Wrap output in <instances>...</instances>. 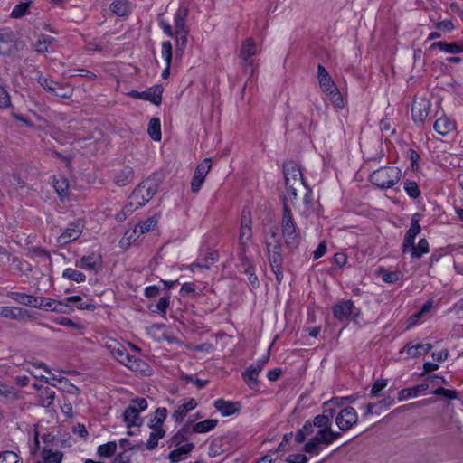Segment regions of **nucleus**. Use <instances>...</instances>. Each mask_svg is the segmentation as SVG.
I'll return each instance as SVG.
<instances>
[{
  "instance_id": "1",
  "label": "nucleus",
  "mask_w": 463,
  "mask_h": 463,
  "mask_svg": "<svg viewBox=\"0 0 463 463\" xmlns=\"http://www.w3.org/2000/svg\"><path fill=\"white\" fill-rule=\"evenodd\" d=\"M344 398H333L323 403V413L317 415L313 422L307 421L296 434L297 443H302L305 439L314 436L305 444L303 450L308 454L317 455L320 452V445H329L340 437L339 432L332 430V419L335 414V409L332 406H342ZM345 400H351L345 397Z\"/></svg>"
},
{
  "instance_id": "2",
  "label": "nucleus",
  "mask_w": 463,
  "mask_h": 463,
  "mask_svg": "<svg viewBox=\"0 0 463 463\" xmlns=\"http://www.w3.org/2000/svg\"><path fill=\"white\" fill-rule=\"evenodd\" d=\"M105 347L109 351L111 355L120 364L127 366L133 372L139 373L143 375L151 373V367L141 359L130 355L126 348L118 341L109 339L105 343Z\"/></svg>"
},
{
  "instance_id": "3",
  "label": "nucleus",
  "mask_w": 463,
  "mask_h": 463,
  "mask_svg": "<svg viewBox=\"0 0 463 463\" xmlns=\"http://www.w3.org/2000/svg\"><path fill=\"white\" fill-rule=\"evenodd\" d=\"M157 192V185L151 180H146L137 185L128 197V212H133L145 205Z\"/></svg>"
},
{
  "instance_id": "4",
  "label": "nucleus",
  "mask_w": 463,
  "mask_h": 463,
  "mask_svg": "<svg viewBox=\"0 0 463 463\" xmlns=\"http://www.w3.org/2000/svg\"><path fill=\"white\" fill-rule=\"evenodd\" d=\"M281 232L286 245L292 250L298 248L300 242V234L288 206L283 207Z\"/></svg>"
},
{
  "instance_id": "5",
  "label": "nucleus",
  "mask_w": 463,
  "mask_h": 463,
  "mask_svg": "<svg viewBox=\"0 0 463 463\" xmlns=\"http://www.w3.org/2000/svg\"><path fill=\"white\" fill-rule=\"evenodd\" d=\"M402 171L395 166L381 167L370 175L371 183L382 189L395 185L401 179Z\"/></svg>"
},
{
  "instance_id": "6",
  "label": "nucleus",
  "mask_w": 463,
  "mask_h": 463,
  "mask_svg": "<svg viewBox=\"0 0 463 463\" xmlns=\"http://www.w3.org/2000/svg\"><path fill=\"white\" fill-rule=\"evenodd\" d=\"M277 235L272 232L273 242L267 241V250L269 253V260L273 273L275 274L278 283H281L283 279L282 264L283 259L281 255V242L276 238Z\"/></svg>"
},
{
  "instance_id": "7",
  "label": "nucleus",
  "mask_w": 463,
  "mask_h": 463,
  "mask_svg": "<svg viewBox=\"0 0 463 463\" xmlns=\"http://www.w3.org/2000/svg\"><path fill=\"white\" fill-rule=\"evenodd\" d=\"M147 408V401L145 398H136L132 400L129 405L123 412V421L128 428L139 427L143 424V419L140 412Z\"/></svg>"
},
{
  "instance_id": "8",
  "label": "nucleus",
  "mask_w": 463,
  "mask_h": 463,
  "mask_svg": "<svg viewBox=\"0 0 463 463\" xmlns=\"http://www.w3.org/2000/svg\"><path fill=\"white\" fill-rule=\"evenodd\" d=\"M252 243V221L250 212L243 211L238 238L240 255L244 256Z\"/></svg>"
},
{
  "instance_id": "9",
  "label": "nucleus",
  "mask_w": 463,
  "mask_h": 463,
  "mask_svg": "<svg viewBox=\"0 0 463 463\" xmlns=\"http://www.w3.org/2000/svg\"><path fill=\"white\" fill-rule=\"evenodd\" d=\"M334 317L341 322H346L352 316L353 320L358 323L360 310L355 308L352 300H345L333 307Z\"/></svg>"
},
{
  "instance_id": "10",
  "label": "nucleus",
  "mask_w": 463,
  "mask_h": 463,
  "mask_svg": "<svg viewBox=\"0 0 463 463\" xmlns=\"http://www.w3.org/2000/svg\"><path fill=\"white\" fill-rule=\"evenodd\" d=\"M84 223L81 220L71 222L62 233L57 238L60 246H65L77 240L82 233Z\"/></svg>"
},
{
  "instance_id": "11",
  "label": "nucleus",
  "mask_w": 463,
  "mask_h": 463,
  "mask_svg": "<svg viewBox=\"0 0 463 463\" xmlns=\"http://www.w3.org/2000/svg\"><path fill=\"white\" fill-rule=\"evenodd\" d=\"M162 85L156 84L143 91L131 90L128 95L137 99L149 101L154 105H159L162 102Z\"/></svg>"
},
{
  "instance_id": "12",
  "label": "nucleus",
  "mask_w": 463,
  "mask_h": 463,
  "mask_svg": "<svg viewBox=\"0 0 463 463\" xmlns=\"http://www.w3.org/2000/svg\"><path fill=\"white\" fill-rule=\"evenodd\" d=\"M358 421V414L354 408L348 406L342 409L335 418V423L342 431H347Z\"/></svg>"
},
{
  "instance_id": "13",
  "label": "nucleus",
  "mask_w": 463,
  "mask_h": 463,
  "mask_svg": "<svg viewBox=\"0 0 463 463\" xmlns=\"http://www.w3.org/2000/svg\"><path fill=\"white\" fill-rule=\"evenodd\" d=\"M211 167L212 164L211 159L209 158L203 160V162L196 167L191 182V191L193 193H197L201 189Z\"/></svg>"
},
{
  "instance_id": "14",
  "label": "nucleus",
  "mask_w": 463,
  "mask_h": 463,
  "mask_svg": "<svg viewBox=\"0 0 463 463\" xmlns=\"http://www.w3.org/2000/svg\"><path fill=\"white\" fill-rule=\"evenodd\" d=\"M284 177L285 185H305L300 168L293 163H289L284 165Z\"/></svg>"
},
{
  "instance_id": "15",
  "label": "nucleus",
  "mask_w": 463,
  "mask_h": 463,
  "mask_svg": "<svg viewBox=\"0 0 463 463\" xmlns=\"http://www.w3.org/2000/svg\"><path fill=\"white\" fill-rule=\"evenodd\" d=\"M213 406L223 417L234 415L241 409L239 402L226 401L224 399H217L214 401Z\"/></svg>"
},
{
  "instance_id": "16",
  "label": "nucleus",
  "mask_w": 463,
  "mask_h": 463,
  "mask_svg": "<svg viewBox=\"0 0 463 463\" xmlns=\"http://www.w3.org/2000/svg\"><path fill=\"white\" fill-rule=\"evenodd\" d=\"M197 407V402L194 398H188L183 400L182 402H180L174 413L172 414V418L178 423L182 422L184 419L186 417L188 412L193 411Z\"/></svg>"
},
{
  "instance_id": "17",
  "label": "nucleus",
  "mask_w": 463,
  "mask_h": 463,
  "mask_svg": "<svg viewBox=\"0 0 463 463\" xmlns=\"http://www.w3.org/2000/svg\"><path fill=\"white\" fill-rule=\"evenodd\" d=\"M188 8L185 6H179L175 14V34L176 33H183L184 32L189 31V28L187 26V17H188Z\"/></svg>"
},
{
  "instance_id": "18",
  "label": "nucleus",
  "mask_w": 463,
  "mask_h": 463,
  "mask_svg": "<svg viewBox=\"0 0 463 463\" xmlns=\"http://www.w3.org/2000/svg\"><path fill=\"white\" fill-rule=\"evenodd\" d=\"M317 79L320 88L326 93L331 90H335V88H337L331 76L329 75L327 70L321 64H319L317 67Z\"/></svg>"
},
{
  "instance_id": "19",
  "label": "nucleus",
  "mask_w": 463,
  "mask_h": 463,
  "mask_svg": "<svg viewBox=\"0 0 463 463\" xmlns=\"http://www.w3.org/2000/svg\"><path fill=\"white\" fill-rule=\"evenodd\" d=\"M421 227L419 223V220L417 219V215H413L411 222V227L407 231L404 241H403V250L406 251L408 249L414 244V240L416 236L420 232Z\"/></svg>"
},
{
  "instance_id": "20",
  "label": "nucleus",
  "mask_w": 463,
  "mask_h": 463,
  "mask_svg": "<svg viewBox=\"0 0 463 463\" xmlns=\"http://www.w3.org/2000/svg\"><path fill=\"white\" fill-rule=\"evenodd\" d=\"M428 389H429L428 383H420L416 386L402 389L398 392V396H397L398 401L402 402V401H406V400H409L411 398H416L419 395H420L421 393H424Z\"/></svg>"
},
{
  "instance_id": "21",
  "label": "nucleus",
  "mask_w": 463,
  "mask_h": 463,
  "mask_svg": "<svg viewBox=\"0 0 463 463\" xmlns=\"http://www.w3.org/2000/svg\"><path fill=\"white\" fill-rule=\"evenodd\" d=\"M435 131L441 136H446L456 130V121L453 118H438L433 126Z\"/></svg>"
},
{
  "instance_id": "22",
  "label": "nucleus",
  "mask_w": 463,
  "mask_h": 463,
  "mask_svg": "<svg viewBox=\"0 0 463 463\" xmlns=\"http://www.w3.org/2000/svg\"><path fill=\"white\" fill-rule=\"evenodd\" d=\"M194 448V445L193 443H185L172 450L168 455L170 463H179L180 461L184 460Z\"/></svg>"
},
{
  "instance_id": "23",
  "label": "nucleus",
  "mask_w": 463,
  "mask_h": 463,
  "mask_svg": "<svg viewBox=\"0 0 463 463\" xmlns=\"http://www.w3.org/2000/svg\"><path fill=\"white\" fill-rule=\"evenodd\" d=\"M26 309L17 307H0V317L13 320H23L27 317Z\"/></svg>"
},
{
  "instance_id": "24",
  "label": "nucleus",
  "mask_w": 463,
  "mask_h": 463,
  "mask_svg": "<svg viewBox=\"0 0 463 463\" xmlns=\"http://www.w3.org/2000/svg\"><path fill=\"white\" fill-rule=\"evenodd\" d=\"M262 369L258 364H250L245 372L242 373V379L250 389H256L258 386V376Z\"/></svg>"
},
{
  "instance_id": "25",
  "label": "nucleus",
  "mask_w": 463,
  "mask_h": 463,
  "mask_svg": "<svg viewBox=\"0 0 463 463\" xmlns=\"http://www.w3.org/2000/svg\"><path fill=\"white\" fill-rule=\"evenodd\" d=\"M100 265V258L98 255L90 254L83 256L76 261V267L86 270H96Z\"/></svg>"
},
{
  "instance_id": "26",
  "label": "nucleus",
  "mask_w": 463,
  "mask_h": 463,
  "mask_svg": "<svg viewBox=\"0 0 463 463\" xmlns=\"http://www.w3.org/2000/svg\"><path fill=\"white\" fill-rule=\"evenodd\" d=\"M8 297L11 298L16 303L21 305H24L27 307H35L37 306V297L28 295L22 292H10L8 293Z\"/></svg>"
},
{
  "instance_id": "27",
  "label": "nucleus",
  "mask_w": 463,
  "mask_h": 463,
  "mask_svg": "<svg viewBox=\"0 0 463 463\" xmlns=\"http://www.w3.org/2000/svg\"><path fill=\"white\" fill-rule=\"evenodd\" d=\"M256 52L257 47L255 41L252 38H247L241 45L239 56L242 61H248L249 58H252L256 55Z\"/></svg>"
},
{
  "instance_id": "28",
  "label": "nucleus",
  "mask_w": 463,
  "mask_h": 463,
  "mask_svg": "<svg viewBox=\"0 0 463 463\" xmlns=\"http://www.w3.org/2000/svg\"><path fill=\"white\" fill-rule=\"evenodd\" d=\"M432 349L431 344H415L408 345L406 352L409 357L416 358L425 355Z\"/></svg>"
},
{
  "instance_id": "29",
  "label": "nucleus",
  "mask_w": 463,
  "mask_h": 463,
  "mask_svg": "<svg viewBox=\"0 0 463 463\" xmlns=\"http://www.w3.org/2000/svg\"><path fill=\"white\" fill-rule=\"evenodd\" d=\"M63 454L58 450L43 448L41 452L42 463H61Z\"/></svg>"
},
{
  "instance_id": "30",
  "label": "nucleus",
  "mask_w": 463,
  "mask_h": 463,
  "mask_svg": "<svg viewBox=\"0 0 463 463\" xmlns=\"http://www.w3.org/2000/svg\"><path fill=\"white\" fill-rule=\"evenodd\" d=\"M242 261V267L244 269V273L248 276V280L252 285L254 288H258L260 283L258 277L255 274L254 267L251 262L244 256H241Z\"/></svg>"
},
{
  "instance_id": "31",
  "label": "nucleus",
  "mask_w": 463,
  "mask_h": 463,
  "mask_svg": "<svg viewBox=\"0 0 463 463\" xmlns=\"http://www.w3.org/2000/svg\"><path fill=\"white\" fill-rule=\"evenodd\" d=\"M110 11L117 16H126L130 13V5L127 0H114L109 5Z\"/></svg>"
},
{
  "instance_id": "32",
  "label": "nucleus",
  "mask_w": 463,
  "mask_h": 463,
  "mask_svg": "<svg viewBox=\"0 0 463 463\" xmlns=\"http://www.w3.org/2000/svg\"><path fill=\"white\" fill-rule=\"evenodd\" d=\"M218 424V420L215 419H207L203 421H199L192 426V432L194 433H207Z\"/></svg>"
},
{
  "instance_id": "33",
  "label": "nucleus",
  "mask_w": 463,
  "mask_h": 463,
  "mask_svg": "<svg viewBox=\"0 0 463 463\" xmlns=\"http://www.w3.org/2000/svg\"><path fill=\"white\" fill-rule=\"evenodd\" d=\"M430 50L439 49L440 51H442L444 52L452 53V54L460 53L461 51L463 50L462 48H459V45L458 43H448L442 42V41L433 43L430 45Z\"/></svg>"
},
{
  "instance_id": "34",
  "label": "nucleus",
  "mask_w": 463,
  "mask_h": 463,
  "mask_svg": "<svg viewBox=\"0 0 463 463\" xmlns=\"http://www.w3.org/2000/svg\"><path fill=\"white\" fill-rule=\"evenodd\" d=\"M151 432L146 441V448L150 450L156 449L158 445L159 439L165 437V431L163 428H150Z\"/></svg>"
},
{
  "instance_id": "35",
  "label": "nucleus",
  "mask_w": 463,
  "mask_h": 463,
  "mask_svg": "<svg viewBox=\"0 0 463 463\" xmlns=\"http://www.w3.org/2000/svg\"><path fill=\"white\" fill-rule=\"evenodd\" d=\"M432 306L433 301L431 299L425 302L419 312L411 315L409 317L408 327H412L416 326L421 319V317L431 309Z\"/></svg>"
},
{
  "instance_id": "36",
  "label": "nucleus",
  "mask_w": 463,
  "mask_h": 463,
  "mask_svg": "<svg viewBox=\"0 0 463 463\" xmlns=\"http://www.w3.org/2000/svg\"><path fill=\"white\" fill-rule=\"evenodd\" d=\"M55 392L50 387L40 389L39 402L43 407H50L54 401Z\"/></svg>"
},
{
  "instance_id": "37",
  "label": "nucleus",
  "mask_w": 463,
  "mask_h": 463,
  "mask_svg": "<svg viewBox=\"0 0 463 463\" xmlns=\"http://www.w3.org/2000/svg\"><path fill=\"white\" fill-rule=\"evenodd\" d=\"M167 417V410L164 407L157 408L155 411V416L149 420V428H162Z\"/></svg>"
},
{
  "instance_id": "38",
  "label": "nucleus",
  "mask_w": 463,
  "mask_h": 463,
  "mask_svg": "<svg viewBox=\"0 0 463 463\" xmlns=\"http://www.w3.org/2000/svg\"><path fill=\"white\" fill-rule=\"evenodd\" d=\"M147 132L149 137L154 141L161 140V123L158 118H152L149 121Z\"/></svg>"
},
{
  "instance_id": "39",
  "label": "nucleus",
  "mask_w": 463,
  "mask_h": 463,
  "mask_svg": "<svg viewBox=\"0 0 463 463\" xmlns=\"http://www.w3.org/2000/svg\"><path fill=\"white\" fill-rule=\"evenodd\" d=\"M302 186L286 185V193L283 197V207L288 206L289 203L294 204L298 197V192Z\"/></svg>"
},
{
  "instance_id": "40",
  "label": "nucleus",
  "mask_w": 463,
  "mask_h": 463,
  "mask_svg": "<svg viewBox=\"0 0 463 463\" xmlns=\"http://www.w3.org/2000/svg\"><path fill=\"white\" fill-rule=\"evenodd\" d=\"M32 5L31 0H21L19 4H17L11 12V16L13 18H21L24 16Z\"/></svg>"
},
{
  "instance_id": "41",
  "label": "nucleus",
  "mask_w": 463,
  "mask_h": 463,
  "mask_svg": "<svg viewBox=\"0 0 463 463\" xmlns=\"http://www.w3.org/2000/svg\"><path fill=\"white\" fill-rule=\"evenodd\" d=\"M56 42L55 38L50 35H41L35 44V51L39 53H44L49 51V46Z\"/></svg>"
},
{
  "instance_id": "42",
  "label": "nucleus",
  "mask_w": 463,
  "mask_h": 463,
  "mask_svg": "<svg viewBox=\"0 0 463 463\" xmlns=\"http://www.w3.org/2000/svg\"><path fill=\"white\" fill-rule=\"evenodd\" d=\"M408 250L411 251L412 257L420 258L429 251V242L426 239H421L420 240L417 246L412 244V246H411Z\"/></svg>"
},
{
  "instance_id": "43",
  "label": "nucleus",
  "mask_w": 463,
  "mask_h": 463,
  "mask_svg": "<svg viewBox=\"0 0 463 463\" xmlns=\"http://www.w3.org/2000/svg\"><path fill=\"white\" fill-rule=\"evenodd\" d=\"M133 177V170L129 166L124 167L116 176L115 182L118 185H126L128 182L132 180Z\"/></svg>"
},
{
  "instance_id": "44",
  "label": "nucleus",
  "mask_w": 463,
  "mask_h": 463,
  "mask_svg": "<svg viewBox=\"0 0 463 463\" xmlns=\"http://www.w3.org/2000/svg\"><path fill=\"white\" fill-rule=\"evenodd\" d=\"M117 449V444L115 441H109L98 447L97 453L101 458L111 457Z\"/></svg>"
},
{
  "instance_id": "45",
  "label": "nucleus",
  "mask_w": 463,
  "mask_h": 463,
  "mask_svg": "<svg viewBox=\"0 0 463 463\" xmlns=\"http://www.w3.org/2000/svg\"><path fill=\"white\" fill-rule=\"evenodd\" d=\"M62 277L77 283L84 282L86 279V276L82 272L71 268L65 269L62 272Z\"/></svg>"
},
{
  "instance_id": "46",
  "label": "nucleus",
  "mask_w": 463,
  "mask_h": 463,
  "mask_svg": "<svg viewBox=\"0 0 463 463\" xmlns=\"http://www.w3.org/2000/svg\"><path fill=\"white\" fill-rule=\"evenodd\" d=\"M158 222V217L156 215H153L149 218H147L146 221H144L141 223L137 224V226L139 229V234L146 233L156 227V225Z\"/></svg>"
},
{
  "instance_id": "47",
  "label": "nucleus",
  "mask_w": 463,
  "mask_h": 463,
  "mask_svg": "<svg viewBox=\"0 0 463 463\" xmlns=\"http://www.w3.org/2000/svg\"><path fill=\"white\" fill-rule=\"evenodd\" d=\"M412 116L418 113V116H428L430 112V104L426 100H420V102L414 101L411 107Z\"/></svg>"
},
{
  "instance_id": "48",
  "label": "nucleus",
  "mask_w": 463,
  "mask_h": 463,
  "mask_svg": "<svg viewBox=\"0 0 463 463\" xmlns=\"http://www.w3.org/2000/svg\"><path fill=\"white\" fill-rule=\"evenodd\" d=\"M65 300L70 303L77 304V308L80 310H94L96 306L93 303H86L82 301L80 296H71L65 298Z\"/></svg>"
},
{
  "instance_id": "49",
  "label": "nucleus",
  "mask_w": 463,
  "mask_h": 463,
  "mask_svg": "<svg viewBox=\"0 0 463 463\" xmlns=\"http://www.w3.org/2000/svg\"><path fill=\"white\" fill-rule=\"evenodd\" d=\"M138 231L139 229L137 225H135L133 229L128 230L125 232L123 239L120 241L121 246H124L125 244L128 246L131 242L136 241L141 235Z\"/></svg>"
},
{
  "instance_id": "50",
  "label": "nucleus",
  "mask_w": 463,
  "mask_h": 463,
  "mask_svg": "<svg viewBox=\"0 0 463 463\" xmlns=\"http://www.w3.org/2000/svg\"><path fill=\"white\" fill-rule=\"evenodd\" d=\"M53 185H54V188H55L57 194L61 197H64L67 195L68 189H69V182L66 178L60 177L58 179H55Z\"/></svg>"
},
{
  "instance_id": "51",
  "label": "nucleus",
  "mask_w": 463,
  "mask_h": 463,
  "mask_svg": "<svg viewBox=\"0 0 463 463\" xmlns=\"http://www.w3.org/2000/svg\"><path fill=\"white\" fill-rule=\"evenodd\" d=\"M169 304H170L169 296L162 297V298H160V299L155 306V308H152L151 310L155 313L161 314L162 317H165L166 309L168 308Z\"/></svg>"
},
{
  "instance_id": "52",
  "label": "nucleus",
  "mask_w": 463,
  "mask_h": 463,
  "mask_svg": "<svg viewBox=\"0 0 463 463\" xmlns=\"http://www.w3.org/2000/svg\"><path fill=\"white\" fill-rule=\"evenodd\" d=\"M55 301L56 299L44 297H37V306H35V308L43 309L45 311H52Z\"/></svg>"
},
{
  "instance_id": "53",
  "label": "nucleus",
  "mask_w": 463,
  "mask_h": 463,
  "mask_svg": "<svg viewBox=\"0 0 463 463\" xmlns=\"http://www.w3.org/2000/svg\"><path fill=\"white\" fill-rule=\"evenodd\" d=\"M379 273L382 276L383 281L385 283H388V284H394L401 278L400 272H397V271H387V270L382 269L379 271Z\"/></svg>"
},
{
  "instance_id": "54",
  "label": "nucleus",
  "mask_w": 463,
  "mask_h": 463,
  "mask_svg": "<svg viewBox=\"0 0 463 463\" xmlns=\"http://www.w3.org/2000/svg\"><path fill=\"white\" fill-rule=\"evenodd\" d=\"M404 190L410 197L414 199L418 198L420 194V188L414 181H406L404 183Z\"/></svg>"
},
{
  "instance_id": "55",
  "label": "nucleus",
  "mask_w": 463,
  "mask_h": 463,
  "mask_svg": "<svg viewBox=\"0 0 463 463\" xmlns=\"http://www.w3.org/2000/svg\"><path fill=\"white\" fill-rule=\"evenodd\" d=\"M69 303L70 302H67L65 298L63 300H56L52 308V312L67 314L73 311L72 307L70 306Z\"/></svg>"
},
{
  "instance_id": "56",
  "label": "nucleus",
  "mask_w": 463,
  "mask_h": 463,
  "mask_svg": "<svg viewBox=\"0 0 463 463\" xmlns=\"http://www.w3.org/2000/svg\"><path fill=\"white\" fill-rule=\"evenodd\" d=\"M161 55L165 61V63H168V66H171L172 56H173V47L172 43L168 41L162 43V51Z\"/></svg>"
},
{
  "instance_id": "57",
  "label": "nucleus",
  "mask_w": 463,
  "mask_h": 463,
  "mask_svg": "<svg viewBox=\"0 0 463 463\" xmlns=\"http://www.w3.org/2000/svg\"><path fill=\"white\" fill-rule=\"evenodd\" d=\"M330 100L333 102L335 108L342 109L345 106V101L339 90L335 88V90H331L328 93Z\"/></svg>"
},
{
  "instance_id": "58",
  "label": "nucleus",
  "mask_w": 463,
  "mask_h": 463,
  "mask_svg": "<svg viewBox=\"0 0 463 463\" xmlns=\"http://www.w3.org/2000/svg\"><path fill=\"white\" fill-rule=\"evenodd\" d=\"M20 457L14 451L0 452V463H18Z\"/></svg>"
},
{
  "instance_id": "59",
  "label": "nucleus",
  "mask_w": 463,
  "mask_h": 463,
  "mask_svg": "<svg viewBox=\"0 0 463 463\" xmlns=\"http://www.w3.org/2000/svg\"><path fill=\"white\" fill-rule=\"evenodd\" d=\"M388 380L386 379H378L374 382L371 389V395L373 397H378L380 392L387 386Z\"/></svg>"
},
{
  "instance_id": "60",
  "label": "nucleus",
  "mask_w": 463,
  "mask_h": 463,
  "mask_svg": "<svg viewBox=\"0 0 463 463\" xmlns=\"http://www.w3.org/2000/svg\"><path fill=\"white\" fill-rule=\"evenodd\" d=\"M53 94L61 98H70L72 94V89L70 86H64L58 82Z\"/></svg>"
},
{
  "instance_id": "61",
  "label": "nucleus",
  "mask_w": 463,
  "mask_h": 463,
  "mask_svg": "<svg viewBox=\"0 0 463 463\" xmlns=\"http://www.w3.org/2000/svg\"><path fill=\"white\" fill-rule=\"evenodd\" d=\"M311 202H312V193L311 191L307 190V192L303 197V205H304V210L301 212V214L306 216V217H308L311 213V209H310V205H311Z\"/></svg>"
},
{
  "instance_id": "62",
  "label": "nucleus",
  "mask_w": 463,
  "mask_h": 463,
  "mask_svg": "<svg viewBox=\"0 0 463 463\" xmlns=\"http://www.w3.org/2000/svg\"><path fill=\"white\" fill-rule=\"evenodd\" d=\"M14 41V33L7 28L0 30V46L2 44L11 43Z\"/></svg>"
},
{
  "instance_id": "63",
  "label": "nucleus",
  "mask_w": 463,
  "mask_h": 463,
  "mask_svg": "<svg viewBox=\"0 0 463 463\" xmlns=\"http://www.w3.org/2000/svg\"><path fill=\"white\" fill-rule=\"evenodd\" d=\"M189 31L184 32L183 33H176V46L177 50L184 52L187 45V37Z\"/></svg>"
},
{
  "instance_id": "64",
  "label": "nucleus",
  "mask_w": 463,
  "mask_h": 463,
  "mask_svg": "<svg viewBox=\"0 0 463 463\" xmlns=\"http://www.w3.org/2000/svg\"><path fill=\"white\" fill-rule=\"evenodd\" d=\"M433 393L435 395L442 396V397L448 398L449 400H454V399L457 398V392L455 391L448 390V389H445L443 387L437 388L433 392Z\"/></svg>"
}]
</instances>
